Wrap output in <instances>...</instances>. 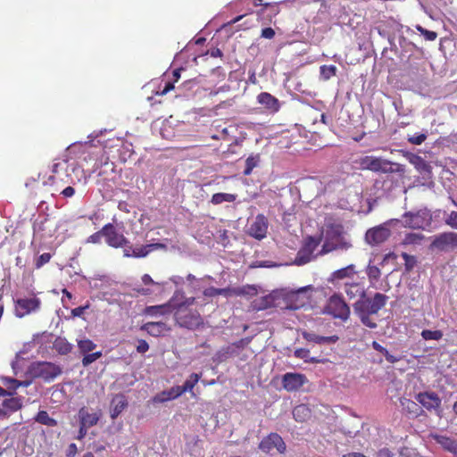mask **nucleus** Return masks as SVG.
Masks as SVG:
<instances>
[{"label": "nucleus", "mask_w": 457, "mask_h": 457, "mask_svg": "<svg viewBox=\"0 0 457 457\" xmlns=\"http://www.w3.org/2000/svg\"><path fill=\"white\" fill-rule=\"evenodd\" d=\"M149 253L146 245L136 247L132 250L133 258H145Z\"/></svg>", "instance_id": "obj_51"}, {"label": "nucleus", "mask_w": 457, "mask_h": 457, "mask_svg": "<svg viewBox=\"0 0 457 457\" xmlns=\"http://www.w3.org/2000/svg\"><path fill=\"white\" fill-rule=\"evenodd\" d=\"M337 73V67L334 65H322L320 67V75L324 79H329Z\"/></svg>", "instance_id": "obj_46"}, {"label": "nucleus", "mask_w": 457, "mask_h": 457, "mask_svg": "<svg viewBox=\"0 0 457 457\" xmlns=\"http://www.w3.org/2000/svg\"><path fill=\"white\" fill-rule=\"evenodd\" d=\"M433 438L444 450L457 457V441L442 435H435Z\"/></svg>", "instance_id": "obj_25"}, {"label": "nucleus", "mask_w": 457, "mask_h": 457, "mask_svg": "<svg viewBox=\"0 0 457 457\" xmlns=\"http://www.w3.org/2000/svg\"><path fill=\"white\" fill-rule=\"evenodd\" d=\"M146 247H147L149 253H152V252L156 251V250L167 251V249H168L167 245L163 244V243L147 244Z\"/></svg>", "instance_id": "obj_58"}, {"label": "nucleus", "mask_w": 457, "mask_h": 457, "mask_svg": "<svg viewBox=\"0 0 457 457\" xmlns=\"http://www.w3.org/2000/svg\"><path fill=\"white\" fill-rule=\"evenodd\" d=\"M339 340V337L337 335L323 337L320 336L318 345H333L336 344Z\"/></svg>", "instance_id": "obj_56"}, {"label": "nucleus", "mask_w": 457, "mask_h": 457, "mask_svg": "<svg viewBox=\"0 0 457 457\" xmlns=\"http://www.w3.org/2000/svg\"><path fill=\"white\" fill-rule=\"evenodd\" d=\"M415 400L428 411H435L437 414L441 411V398L435 392L419 393L416 395Z\"/></svg>", "instance_id": "obj_13"}, {"label": "nucleus", "mask_w": 457, "mask_h": 457, "mask_svg": "<svg viewBox=\"0 0 457 457\" xmlns=\"http://www.w3.org/2000/svg\"><path fill=\"white\" fill-rule=\"evenodd\" d=\"M306 381L302 373H285L282 377L283 386L287 391H294L300 388Z\"/></svg>", "instance_id": "obj_19"}, {"label": "nucleus", "mask_w": 457, "mask_h": 457, "mask_svg": "<svg viewBox=\"0 0 457 457\" xmlns=\"http://www.w3.org/2000/svg\"><path fill=\"white\" fill-rule=\"evenodd\" d=\"M260 162V155L259 154H251L245 160V167L243 171L245 176H249L253 170L259 165Z\"/></svg>", "instance_id": "obj_36"}, {"label": "nucleus", "mask_w": 457, "mask_h": 457, "mask_svg": "<svg viewBox=\"0 0 457 457\" xmlns=\"http://www.w3.org/2000/svg\"><path fill=\"white\" fill-rule=\"evenodd\" d=\"M85 356L82 359V363L84 366H87L88 364L94 362L96 361L99 357H101L102 353L101 352H96L92 353H84Z\"/></svg>", "instance_id": "obj_52"}, {"label": "nucleus", "mask_w": 457, "mask_h": 457, "mask_svg": "<svg viewBox=\"0 0 457 457\" xmlns=\"http://www.w3.org/2000/svg\"><path fill=\"white\" fill-rule=\"evenodd\" d=\"M105 243L112 248H120L129 244L127 237L119 232L112 223H107L103 227Z\"/></svg>", "instance_id": "obj_10"}, {"label": "nucleus", "mask_w": 457, "mask_h": 457, "mask_svg": "<svg viewBox=\"0 0 457 457\" xmlns=\"http://www.w3.org/2000/svg\"><path fill=\"white\" fill-rule=\"evenodd\" d=\"M79 418L80 424L90 428L97 423L99 415L96 412L89 413L88 411L83 407L79 411Z\"/></svg>", "instance_id": "obj_29"}, {"label": "nucleus", "mask_w": 457, "mask_h": 457, "mask_svg": "<svg viewBox=\"0 0 457 457\" xmlns=\"http://www.w3.org/2000/svg\"><path fill=\"white\" fill-rule=\"evenodd\" d=\"M344 290L350 300L355 299L357 297L361 299L366 295L362 284L359 282L345 283Z\"/></svg>", "instance_id": "obj_27"}, {"label": "nucleus", "mask_w": 457, "mask_h": 457, "mask_svg": "<svg viewBox=\"0 0 457 457\" xmlns=\"http://www.w3.org/2000/svg\"><path fill=\"white\" fill-rule=\"evenodd\" d=\"M53 348L60 354H68L72 350V345L66 338L58 337L54 341Z\"/></svg>", "instance_id": "obj_32"}, {"label": "nucleus", "mask_w": 457, "mask_h": 457, "mask_svg": "<svg viewBox=\"0 0 457 457\" xmlns=\"http://www.w3.org/2000/svg\"><path fill=\"white\" fill-rule=\"evenodd\" d=\"M388 296L376 293L372 298L362 297L353 304V310L360 318L361 323L370 328H377V323L370 318V315L377 314L386 303Z\"/></svg>", "instance_id": "obj_1"}, {"label": "nucleus", "mask_w": 457, "mask_h": 457, "mask_svg": "<svg viewBox=\"0 0 457 457\" xmlns=\"http://www.w3.org/2000/svg\"><path fill=\"white\" fill-rule=\"evenodd\" d=\"M195 298H187L185 302L177 305L174 317L179 327L188 329H195L203 325L204 321L196 310H189L188 306L195 303Z\"/></svg>", "instance_id": "obj_2"}, {"label": "nucleus", "mask_w": 457, "mask_h": 457, "mask_svg": "<svg viewBox=\"0 0 457 457\" xmlns=\"http://www.w3.org/2000/svg\"><path fill=\"white\" fill-rule=\"evenodd\" d=\"M128 406V402L124 395H115L112 402L110 407L111 418L115 420Z\"/></svg>", "instance_id": "obj_26"}, {"label": "nucleus", "mask_w": 457, "mask_h": 457, "mask_svg": "<svg viewBox=\"0 0 457 457\" xmlns=\"http://www.w3.org/2000/svg\"><path fill=\"white\" fill-rule=\"evenodd\" d=\"M257 291L254 287L246 286L242 287L234 288L233 295H256Z\"/></svg>", "instance_id": "obj_50"}, {"label": "nucleus", "mask_w": 457, "mask_h": 457, "mask_svg": "<svg viewBox=\"0 0 457 457\" xmlns=\"http://www.w3.org/2000/svg\"><path fill=\"white\" fill-rule=\"evenodd\" d=\"M400 405L402 407L403 411L411 414L412 416H418L420 413V407L418 404L410 399L407 398H401L400 399Z\"/></svg>", "instance_id": "obj_33"}, {"label": "nucleus", "mask_w": 457, "mask_h": 457, "mask_svg": "<svg viewBox=\"0 0 457 457\" xmlns=\"http://www.w3.org/2000/svg\"><path fill=\"white\" fill-rule=\"evenodd\" d=\"M215 129L217 130L218 133H215V134H212L211 136V137L212 139H222V140H226L228 138V136H229V130H228V128L227 127H224V128H221L220 125H217L215 126Z\"/></svg>", "instance_id": "obj_47"}, {"label": "nucleus", "mask_w": 457, "mask_h": 457, "mask_svg": "<svg viewBox=\"0 0 457 457\" xmlns=\"http://www.w3.org/2000/svg\"><path fill=\"white\" fill-rule=\"evenodd\" d=\"M301 334L303 338L305 339L306 341L312 342L318 345L320 339L319 335L315 334L314 332H310L306 330L302 331Z\"/></svg>", "instance_id": "obj_55"}, {"label": "nucleus", "mask_w": 457, "mask_h": 457, "mask_svg": "<svg viewBox=\"0 0 457 457\" xmlns=\"http://www.w3.org/2000/svg\"><path fill=\"white\" fill-rule=\"evenodd\" d=\"M78 346L82 353H87L96 348V345L89 339L79 341Z\"/></svg>", "instance_id": "obj_45"}, {"label": "nucleus", "mask_w": 457, "mask_h": 457, "mask_svg": "<svg viewBox=\"0 0 457 457\" xmlns=\"http://www.w3.org/2000/svg\"><path fill=\"white\" fill-rule=\"evenodd\" d=\"M141 328L153 337L162 336L170 330V328L162 321L146 322Z\"/></svg>", "instance_id": "obj_22"}, {"label": "nucleus", "mask_w": 457, "mask_h": 457, "mask_svg": "<svg viewBox=\"0 0 457 457\" xmlns=\"http://www.w3.org/2000/svg\"><path fill=\"white\" fill-rule=\"evenodd\" d=\"M273 448H276L280 453L286 451V444L277 433H270L259 444V449L264 453H270Z\"/></svg>", "instance_id": "obj_15"}, {"label": "nucleus", "mask_w": 457, "mask_h": 457, "mask_svg": "<svg viewBox=\"0 0 457 457\" xmlns=\"http://www.w3.org/2000/svg\"><path fill=\"white\" fill-rule=\"evenodd\" d=\"M258 103L270 112H277L280 108V104L278 98L267 92H262L257 96Z\"/></svg>", "instance_id": "obj_20"}, {"label": "nucleus", "mask_w": 457, "mask_h": 457, "mask_svg": "<svg viewBox=\"0 0 457 457\" xmlns=\"http://www.w3.org/2000/svg\"><path fill=\"white\" fill-rule=\"evenodd\" d=\"M311 289L312 287L309 286L287 293L286 296L287 308L291 310H298L308 304L310 302L308 291Z\"/></svg>", "instance_id": "obj_11"}, {"label": "nucleus", "mask_w": 457, "mask_h": 457, "mask_svg": "<svg viewBox=\"0 0 457 457\" xmlns=\"http://www.w3.org/2000/svg\"><path fill=\"white\" fill-rule=\"evenodd\" d=\"M1 381L5 386L6 389H4L0 386V397H4L5 395H12V391L18 388L21 386H27L29 385V381H20L11 378H1Z\"/></svg>", "instance_id": "obj_23"}, {"label": "nucleus", "mask_w": 457, "mask_h": 457, "mask_svg": "<svg viewBox=\"0 0 457 457\" xmlns=\"http://www.w3.org/2000/svg\"><path fill=\"white\" fill-rule=\"evenodd\" d=\"M403 223L406 228L418 229L423 228L427 225L428 220L425 212L420 211L417 212H409L403 215Z\"/></svg>", "instance_id": "obj_17"}, {"label": "nucleus", "mask_w": 457, "mask_h": 457, "mask_svg": "<svg viewBox=\"0 0 457 457\" xmlns=\"http://www.w3.org/2000/svg\"><path fill=\"white\" fill-rule=\"evenodd\" d=\"M102 237H104V233H103V228L92 234L91 236H89L87 240H86V243H88V244H100L101 241H102Z\"/></svg>", "instance_id": "obj_54"}, {"label": "nucleus", "mask_w": 457, "mask_h": 457, "mask_svg": "<svg viewBox=\"0 0 457 457\" xmlns=\"http://www.w3.org/2000/svg\"><path fill=\"white\" fill-rule=\"evenodd\" d=\"M320 244V241L313 237H308L303 245L299 249L294 263L301 266L308 263L313 258V253Z\"/></svg>", "instance_id": "obj_12"}, {"label": "nucleus", "mask_w": 457, "mask_h": 457, "mask_svg": "<svg viewBox=\"0 0 457 457\" xmlns=\"http://www.w3.org/2000/svg\"><path fill=\"white\" fill-rule=\"evenodd\" d=\"M41 300L35 294H31L29 297H20L14 301L15 315L23 318L36 312L41 308Z\"/></svg>", "instance_id": "obj_8"}, {"label": "nucleus", "mask_w": 457, "mask_h": 457, "mask_svg": "<svg viewBox=\"0 0 457 457\" xmlns=\"http://www.w3.org/2000/svg\"><path fill=\"white\" fill-rule=\"evenodd\" d=\"M354 268L355 267L353 264H350L345 268L335 270L334 272H332L329 280L331 282H334L335 280H340L346 278H350L355 273Z\"/></svg>", "instance_id": "obj_31"}, {"label": "nucleus", "mask_w": 457, "mask_h": 457, "mask_svg": "<svg viewBox=\"0 0 457 457\" xmlns=\"http://www.w3.org/2000/svg\"><path fill=\"white\" fill-rule=\"evenodd\" d=\"M372 347L379 352L381 354H383L386 358V360L390 362V363H394L395 361H397L399 360V358L394 356L393 354L389 353V352L384 347L382 346L379 343H378L377 341H373L372 343Z\"/></svg>", "instance_id": "obj_39"}, {"label": "nucleus", "mask_w": 457, "mask_h": 457, "mask_svg": "<svg viewBox=\"0 0 457 457\" xmlns=\"http://www.w3.org/2000/svg\"><path fill=\"white\" fill-rule=\"evenodd\" d=\"M52 254L50 253H44L39 255L34 261V265L37 270L41 269L45 264L48 263L52 258Z\"/></svg>", "instance_id": "obj_48"}, {"label": "nucleus", "mask_w": 457, "mask_h": 457, "mask_svg": "<svg viewBox=\"0 0 457 457\" xmlns=\"http://www.w3.org/2000/svg\"><path fill=\"white\" fill-rule=\"evenodd\" d=\"M72 173L75 178H73L71 174H59V175H50L47 179L43 181L44 186L53 187L55 191H59L64 185L71 184L75 185L77 183L86 184L87 181V176L85 174L84 170L76 165L71 169Z\"/></svg>", "instance_id": "obj_3"}, {"label": "nucleus", "mask_w": 457, "mask_h": 457, "mask_svg": "<svg viewBox=\"0 0 457 457\" xmlns=\"http://www.w3.org/2000/svg\"><path fill=\"white\" fill-rule=\"evenodd\" d=\"M311 416V411L305 404H300L294 408L293 417L296 421H305Z\"/></svg>", "instance_id": "obj_34"}, {"label": "nucleus", "mask_w": 457, "mask_h": 457, "mask_svg": "<svg viewBox=\"0 0 457 457\" xmlns=\"http://www.w3.org/2000/svg\"><path fill=\"white\" fill-rule=\"evenodd\" d=\"M176 307L177 305L173 303V299H170L164 304L145 307V313L149 316H162L171 313L176 310Z\"/></svg>", "instance_id": "obj_21"}, {"label": "nucleus", "mask_w": 457, "mask_h": 457, "mask_svg": "<svg viewBox=\"0 0 457 457\" xmlns=\"http://www.w3.org/2000/svg\"><path fill=\"white\" fill-rule=\"evenodd\" d=\"M237 195L236 194L216 193L212 195L211 203L214 205L220 204L224 202L233 203L237 200Z\"/></svg>", "instance_id": "obj_35"}, {"label": "nucleus", "mask_w": 457, "mask_h": 457, "mask_svg": "<svg viewBox=\"0 0 457 457\" xmlns=\"http://www.w3.org/2000/svg\"><path fill=\"white\" fill-rule=\"evenodd\" d=\"M60 194L64 197V198H70V197H72L75 194V189L74 187L71 186V184H69V186H67L66 187H64L62 190H61Z\"/></svg>", "instance_id": "obj_59"}, {"label": "nucleus", "mask_w": 457, "mask_h": 457, "mask_svg": "<svg viewBox=\"0 0 457 457\" xmlns=\"http://www.w3.org/2000/svg\"><path fill=\"white\" fill-rule=\"evenodd\" d=\"M407 157L408 161L421 173H426L428 175L431 174L432 169L429 163L425 161L421 156L407 153L404 154Z\"/></svg>", "instance_id": "obj_24"}, {"label": "nucleus", "mask_w": 457, "mask_h": 457, "mask_svg": "<svg viewBox=\"0 0 457 457\" xmlns=\"http://www.w3.org/2000/svg\"><path fill=\"white\" fill-rule=\"evenodd\" d=\"M295 356L300 359H303L307 362H320V360L317 358H310V351L305 348H299L295 351Z\"/></svg>", "instance_id": "obj_43"}, {"label": "nucleus", "mask_w": 457, "mask_h": 457, "mask_svg": "<svg viewBox=\"0 0 457 457\" xmlns=\"http://www.w3.org/2000/svg\"><path fill=\"white\" fill-rule=\"evenodd\" d=\"M426 139H427V135L423 134V133H420V134H414V135L409 137H408V142L412 144V145H420Z\"/></svg>", "instance_id": "obj_53"}, {"label": "nucleus", "mask_w": 457, "mask_h": 457, "mask_svg": "<svg viewBox=\"0 0 457 457\" xmlns=\"http://www.w3.org/2000/svg\"><path fill=\"white\" fill-rule=\"evenodd\" d=\"M382 163H384V158L376 156L372 172L381 173Z\"/></svg>", "instance_id": "obj_60"}, {"label": "nucleus", "mask_w": 457, "mask_h": 457, "mask_svg": "<svg viewBox=\"0 0 457 457\" xmlns=\"http://www.w3.org/2000/svg\"><path fill=\"white\" fill-rule=\"evenodd\" d=\"M149 349V345L145 340H139L138 345L137 346V350L138 353H145Z\"/></svg>", "instance_id": "obj_64"}, {"label": "nucleus", "mask_w": 457, "mask_h": 457, "mask_svg": "<svg viewBox=\"0 0 457 457\" xmlns=\"http://www.w3.org/2000/svg\"><path fill=\"white\" fill-rule=\"evenodd\" d=\"M405 171V165L384 159V163H382L381 173H397L403 177Z\"/></svg>", "instance_id": "obj_30"}, {"label": "nucleus", "mask_w": 457, "mask_h": 457, "mask_svg": "<svg viewBox=\"0 0 457 457\" xmlns=\"http://www.w3.org/2000/svg\"><path fill=\"white\" fill-rule=\"evenodd\" d=\"M199 375L197 373H193L191 379L187 380L183 386H173L169 390H164L153 398V403H165L167 401H170L178 398L183 393L187 391H191L194 387L195 384L199 379Z\"/></svg>", "instance_id": "obj_4"}, {"label": "nucleus", "mask_w": 457, "mask_h": 457, "mask_svg": "<svg viewBox=\"0 0 457 457\" xmlns=\"http://www.w3.org/2000/svg\"><path fill=\"white\" fill-rule=\"evenodd\" d=\"M89 308V304H86L85 306H79L71 310V314L73 317H81L85 311Z\"/></svg>", "instance_id": "obj_61"}, {"label": "nucleus", "mask_w": 457, "mask_h": 457, "mask_svg": "<svg viewBox=\"0 0 457 457\" xmlns=\"http://www.w3.org/2000/svg\"><path fill=\"white\" fill-rule=\"evenodd\" d=\"M22 403L21 400L18 397H9L4 400L0 399V406L2 407L4 413L3 417L4 418L8 412L16 411L21 409Z\"/></svg>", "instance_id": "obj_28"}, {"label": "nucleus", "mask_w": 457, "mask_h": 457, "mask_svg": "<svg viewBox=\"0 0 457 457\" xmlns=\"http://www.w3.org/2000/svg\"><path fill=\"white\" fill-rule=\"evenodd\" d=\"M142 282L145 286H160L159 282L154 281L150 275L145 274L142 276Z\"/></svg>", "instance_id": "obj_62"}, {"label": "nucleus", "mask_w": 457, "mask_h": 457, "mask_svg": "<svg viewBox=\"0 0 457 457\" xmlns=\"http://www.w3.org/2000/svg\"><path fill=\"white\" fill-rule=\"evenodd\" d=\"M36 421H37L40 424L48 426V427H54L57 425V421L51 418L48 413L45 411H40L37 417Z\"/></svg>", "instance_id": "obj_38"}, {"label": "nucleus", "mask_w": 457, "mask_h": 457, "mask_svg": "<svg viewBox=\"0 0 457 457\" xmlns=\"http://www.w3.org/2000/svg\"><path fill=\"white\" fill-rule=\"evenodd\" d=\"M424 239V236L420 233H408L405 235L403 245H419Z\"/></svg>", "instance_id": "obj_40"}, {"label": "nucleus", "mask_w": 457, "mask_h": 457, "mask_svg": "<svg viewBox=\"0 0 457 457\" xmlns=\"http://www.w3.org/2000/svg\"><path fill=\"white\" fill-rule=\"evenodd\" d=\"M88 157L90 160L94 159L96 161L92 170H90V174L97 172V176H103L105 171L101 170V169L104 166H110L112 170H114V164L109 162V157L104 151L93 153L89 154Z\"/></svg>", "instance_id": "obj_18"}, {"label": "nucleus", "mask_w": 457, "mask_h": 457, "mask_svg": "<svg viewBox=\"0 0 457 457\" xmlns=\"http://www.w3.org/2000/svg\"><path fill=\"white\" fill-rule=\"evenodd\" d=\"M390 235L391 231L386 225H379L367 230L365 240L370 245H378L387 240Z\"/></svg>", "instance_id": "obj_14"}, {"label": "nucleus", "mask_w": 457, "mask_h": 457, "mask_svg": "<svg viewBox=\"0 0 457 457\" xmlns=\"http://www.w3.org/2000/svg\"><path fill=\"white\" fill-rule=\"evenodd\" d=\"M431 249H436L440 252H451L457 249V232H443L435 236L431 245Z\"/></svg>", "instance_id": "obj_9"}, {"label": "nucleus", "mask_w": 457, "mask_h": 457, "mask_svg": "<svg viewBox=\"0 0 457 457\" xmlns=\"http://www.w3.org/2000/svg\"><path fill=\"white\" fill-rule=\"evenodd\" d=\"M416 29L428 41H434L437 37V33L432 30H428L420 25L416 26Z\"/></svg>", "instance_id": "obj_49"}, {"label": "nucleus", "mask_w": 457, "mask_h": 457, "mask_svg": "<svg viewBox=\"0 0 457 457\" xmlns=\"http://www.w3.org/2000/svg\"><path fill=\"white\" fill-rule=\"evenodd\" d=\"M29 346V345H25V348ZM27 349H24L17 353L15 361L12 362V368L14 371L18 370H27V371H60L58 368H55L50 363H39L37 369L34 367V363L30 362L29 358L27 355Z\"/></svg>", "instance_id": "obj_5"}, {"label": "nucleus", "mask_w": 457, "mask_h": 457, "mask_svg": "<svg viewBox=\"0 0 457 457\" xmlns=\"http://www.w3.org/2000/svg\"><path fill=\"white\" fill-rule=\"evenodd\" d=\"M327 313L332 315L336 319L346 321L350 317V307L339 295H333L329 297L325 307Z\"/></svg>", "instance_id": "obj_7"}, {"label": "nucleus", "mask_w": 457, "mask_h": 457, "mask_svg": "<svg viewBox=\"0 0 457 457\" xmlns=\"http://www.w3.org/2000/svg\"><path fill=\"white\" fill-rule=\"evenodd\" d=\"M262 37L268 39H272L275 37V31L272 28H265L262 30Z\"/></svg>", "instance_id": "obj_63"}, {"label": "nucleus", "mask_w": 457, "mask_h": 457, "mask_svg": "<svg viewBox=\"0 0 457 457\" xmlns=\"http://www.w3.org/2000/svg\"><path fill=\"white\" fill-rule=\"evenodd\" d=\"M402 258L404 260V268L407 272H410L417 264L416 257L410 255L407 253H402Z\"/></svg>", "instance_id": "obj_44"}, {"label": "nucleus", "mask_w": 457, "mask_h": 457, "mask_svg": "<svg viewBox=\"0 0 457 457\" xmlns=\"http://www.w3.org/2000/svg\"><path fill=\"white\" fill-rule=\"evenodd\" d=\"M351 247L352 244L342 236L339 230L332 229L327 231L320 254H326L336 250H348Z\"/></svg>", "instance_id": "obj_6"}, {"label": "nucleus", "mask_w": 457, "mask_h": 457, "mask_svg": "<svg viewBox=\"0 0 457 457\" xmlns=\"http://www.w3.org/2000/svg\"><path fill=\"white\" fill-rule=\"evenodd\" d=\"M445 223L453 228L457 229V212L453 211L445 219Z\"/></svg>", "instance_id": "obj_57"}, {"label": "nucleus", "mask_w": 457, "mask_h": 457, "mask_svg": "<svg viewBox=\"0 0 457 457\" xmlns=\"http://www.w3.org/2000/svg\"><path fill=\"white\" fill-rule=\"evenodd\" d=\"M376 156L366 155L359 158L356 163L359 165L361 170H367L372 171Z\"/></svg>", "instance_id": "obj_37"}, {"label": "nucleus", "mask_w": 457, "mask_h": 457, "mask_svg": "<svg viewBox=\"0 0 457 457\" xmlns=\"http://www.w3.org/2000/svg\"><path fill=\"white\" fill-rule=\"evenodd\" d=\"M268 231V220L263 214H258L250 225L249 236L261 240L264 238Z\"/></svg>", "instance_id": "obj_16"}, {"label": "nucleus", "mask_w": 457, "mask_h": 457, "mask_svg": "<svg viewBox=\"0 0 457 457\" xmlns=\"http://www.w3.org/2000/svg\"><path fill=\"white\" fill-rule=\"evenodd\" d=\"M444 334L441 330H429L424 329L421 332V337L424 340H436L438 341L443 337Z\"/></svg>", "instance_id": "obj_42"}, {"label": "nucleus", "mask_w": 457, "mask_h": 457, "mask_svg": "<svg viewBox=\"0 0 457 457\" xmlns=\"http://www.w3.org/2000/svg\"><path fill=\"white\" fill-rule=\"evenodd\" d=\"M366 273L370 283L377 282L381 276L380 269L375 265H369Z\"/></svg>", "instance_id": "obj_41"}]
</instances>
